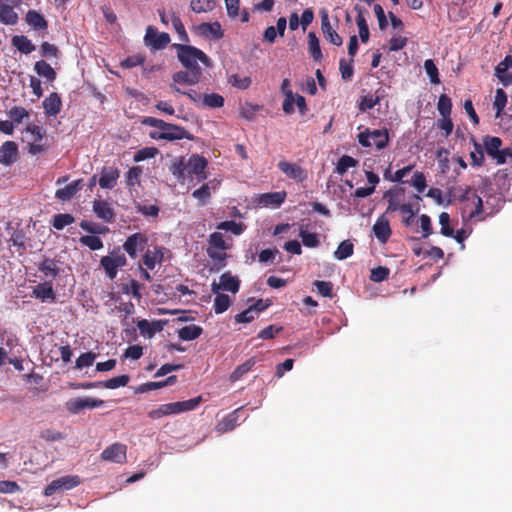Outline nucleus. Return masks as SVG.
I'll return each mask as SVG.
<instances>
[{"label": "nucleus", "mask_w": 512, "mask_h": 512, "mask_svg": "<svg viewBox=\"0 0 512 512\" xmlns=\"http://www.w3.org/2000/svg\"><path fill=\"white\" fill-rule=\"evenodd\" d=\"M143 125L150 126L155 128V130L149 133V137L153 140H166V141H176V140H194V136L186 130L184 127H181L176 124L165 122L164 120L155 118V117H145L141 121Z\"/></svg>", "instance_id": "obj_1"}, {"label": "nucleus", "mask_w": 512, "mask_h": 512, "mask_svg": "<svg viewBox=\"0 0 512 512\" xmlns=\"http://www.w3.org/2000/svg\"><path fill=\"white\" fill-rule=\"evenodd\" d=\"M172 47L176 50L177 58L186 69L202 71L198 61L206 67L211 66L210 58L200 49L186 44L174 43Z\"/></svg>", "instance_id": "obj_2"}, {"label": "nucleus", "mask_w": 512, "mask_h": 512, "mask_svg": "<svg viewBox=\"0 0 512 512\" xmlns=\"http://www.w3.org/2000/svg\"><path fill=\"white\" fill-rule=\"evenodd\" d=\"M202 396H197L185 401L162 404L158 408L148 412L151 419H160L164 416L176 415L196 409L202 402Z\"/></svg>", "instance_id": "obj_3"}, {"label": "nucleus", "mask_w": 512, "mask_h": 512, "mask_svg": "<svg viewBox=\"0 0 512 512\" xmlns=\"http://www.w3.org/2000/svg\"><path fill=\"white\" fill-rule=\"evenodd\" d=\"M23 133L30 135V139L27 142V151L30 155L36 156L47 152L49 146L46 143L47 135L46 130L36 124H28Z\"/></svg>", "instance_id": "obj_4"}, {"label": "nucleus", "mask_w": 512, "mask_h": 512, "mask_svg": "<svg viewBox=\"0 0 512 512\" xmlns=\"http://www.w3.org/2000/svg\"><path fill=\"white\" fill-rule=\"evenodd\" d=\"M207 254L210 259L219 262L218 270L225 266V259L227 258L226 250L229 248L226 244L223 234L220 232H213L208 239Z\"/></svg>", "instance_id": "obj_5"}, {"label": "nucleus", "mask_w": 512, "mask_h": 512, "mask_svg": "<svg viewBox=\"0 0 512 512\" xmlns=\"http://www.w3.org/2000/svg\"><path fill=\"white\" fill-rule=\"evenodd\" d=\"M358 142L363 147L375 146L378 150L384 149L389 143V133L387 129H375L370 131L366 129L358 134Z\"/></svg>", "instance_id": "obj_6"}, {"label": "nucleus", "mask_w": 512, "mask_h": 512, "mask_svg": "<svg viewBox=\"0 0 512 512\" xmlns=\"http://www.w3.org/2000/svg\"><path fill=\"white\" fill-rule=\"evenodd\" d=\"M126 257L120 248H115L110 255L103 256L100 264L110 279H114L117 275L118 268L126 265Z\"/></svg>", "instance_id": "obj_7"}, {"label": "nucleus", "mask_w": 512, "mask_h": 512, "mask_svg": "<svg viewBox=\"0 0 512 512\" xmlns=\"http://www.w3.org/2000/svg\"><path fill=\"white\" fill-rule=\"evenodd\" d=\"M384 198L388 199V207L386 209V213L399 210L402 214H408V217H404L402 222L405 226H410L414 215L419 211V207L413 209V206L409 203L400 204L391 190L384 194Z\"/></svg>", "instance_id": "obj_8"}, {"label": "nucleus", "mask_w": 512, "mask_h": 512, "mask_svg": "<svg viewBox=\"0 0 512 512\" xmlns=\"http://www.w3.org/2000/svg\"><path fill=\"white\" fill-rule=\"evenodd\" d=\"M170 35L166 32H159L154 26H148L144 36V43L151 50H162L170 43Z\"/></svg>", "instance_id": "obj_9"}, {"label": "nucleus", "mask_w": 512, "mask_h": 512, "mask_svg": "<svg viewBox=\"0 0 512 512\" xmlns=\"http://www.w3.org/2000/svg\"><path fill=\"white\" fill-rule=\"evenodd\" d=\"M81 484V478L77 475H66L53 480L45 488L44 494L52 496L57 491L70 490Z\"/></svg>", "instance_id": "obj_10"}, {"label": "nucleus", "mask_w": 512, "mask_h": 512, "mask_svg": "<svg viewBox=\"0 0 512 512\" xmlns=\"http://www.w3.org/2000/svg\"><path fill=\"white\" fill-rule=\"evenodd\" d=\"M103 461L124 464L127 460V446L116 442L106 447L100 454Z\"/></svg>", "instance_id": "obj_11"}, {"label": "nucleus", "mask_w": 512, "mask_h": 512, "mask_svg": "<svg viewBox=\"0 0 512 512\" xmlns=\"http://www.w3.org/2000/svg\"><path fill=\"white\" fill-rule=\"evenodd\" d=\"M104 405L102 399H96L91 397H77L72 398L66 402V409L71 414H78L83 409H93Z\"/></svg>", "instance_id": "obj_12"}, {"label": "nucleus", "mask_w": 512, "mask_h": 512, "mask_svg": "<svg viewBox=\"0 0 512 512\" xmlns=\"http://www.w3.org/2000/svg\"><path fill=\"white\" fill-rule=\"evenodd\" d=\"M208 161L199 154H192L186 162L187 175H196L198 181L207 178L206 168Z\"/></svg>", "instance_id": "obj_13"}, {"label": "nucleus", "mask_w": 512, "mask_h": 512, "mask_svg": "<svg viewBox=\"0 0 512 512\" xmlns=\"http://www.w3.org/2000/svg\"><path fill=\"white\" fill-rule=\"evenodd\" d=\"M147 242L148 237L143 233L137 232L127 237L123 244V249L130 258L135 259L138 256V251H142Z\"/></svg>", "instance_id": "obj_14"}, {"label": "nucleus", "mask_w": 512, "mask_h": 512, "mask_svg": "<svg viewBox=\"0 0 512 512\" xmlns=\"http://www.w3.org/2000/svg\"><path fill=\"white\" fill-rule=\"evenodd\" d=\"M458 200L461 203L470 202L473 204L474 209L469 211V219H473L483 213V201L480 196L473 190L472 187L467 186L459 195Z\"/></svg>", "instance_id": "obj_15"}, {"label": "nucleus", "mask_w": 512, "mask_h": 512, "mask_svg": "<svg viewBox=\"0 0 512 512\" xmlns=\"http://www.w3.org/2000/svg\"><path fill=\"white\" fill-rule=\"evenodd\" d=\"M193 31L195 34L205 39L219 40L224 36L221 24L217 21L212 23H201L194 26Z\"/></svg>", "instance_id": "obj_16"}, {"label": "nucleus", "mask_w": 512, "mask_h": 512, "mask_svg": "<svg viewBox=\"0 0 512 512\" xmlns=\"http://www.w3.org/2000/svg\"><path fill=\"white\" fill-rule=\"evenodd\" d=\"M320 18L321 30L324 38L333 45L341 46L343 43V39L331 26L328 11L322 9L320 11Z\"/></svg>", "instance_id": "obj_17"}, {"label": "nucleus", "mask_w": 512, "mask_h": 512, "mask_svg": "<svg viewBox=\"0 0 512 512\" xmlns=\"http://www.w3.org/2000/svg\"><path fill=\"white\" fill-rule=\"evenodd\" d=\"M92 209L95 215L104 222L113 223L115 221L114 208L108 201L96 199L93 201Z\"/></svg>", "instance_id": "obj_18"}, {"label": "nucleus", "mask_w": 512, "mask_h": 512, "mask_svg": "<svg viewBox=\"0 0 512 512\" xmlns=\"http://www.w3.org/2000/svg\"><path fill=\"white\" fill-rule=\"evenodd\" d=\"M278 168L288 178L293 179L297 182H302L307 178V172L298 164L290 163L282 160L278 163Z\"/></svg>", "instance_id": "obj_19"}, {"label": "nucleus", "mask_w": 512, "mask_h": 512, "mask_svg": "<svg viewBox=\"0 0 512 512\" xmlns=\"http://www.w3.org/2000/svg\"><path fill=\"white\" fill-rule=\"evenodd\" d=\"M240 288V281L237 277L232 276L230 272H225L220 276V283H212V292L218 293L219 289L237 293Z\"/></svg>", "instance_id": "obj_20"}, {"label": "nucleus", "mask_w": 512, "mask_h": 512, "mask_svg": "<svg viewBox=\"0 0 512 512\" xmlns=\"http://www.w3.org/2000/svg\"><path fill=\"white\" fill-rule=\"evenodd\" d=\"M19 156L18 145L14 141H6L0 146V164L10 166Z\"/></svg>", "instance_id": "obj_21"}, {"label": "nucleus", "mask_w": 512, "mask_h": 512, "mask_svg": "<svg viewBox=\"0 0 512 512\" xmlns=\"http://www.w3.org/2000/svg\"><path fill=\"white\" fill-rule=\"evenodd\" d=\"M119 170L114 166H104L99 178V186L103 189H112L116 186L119 178Z\"/></svg>", "instance_id": "obj_22"}, {"label": "nucleus", "mask_w": 512, "mask_h": 512, "mask_svg": "<svg viewBox=\"0 0 512 512\" xmlns=\"http://www.w3.org/2000/svg\"><path fill=\"white\" fill-rule=\"evenodd\" d=\"M372 231L375 237L382 243L385 244L390 238L392 231L390 228L389 220L385 215H381L377 218L373 225Z\"/></svg>", "instance_id": "obj_23"}, {"label": "nucleus", "mask_w": 512, "mask_h": 512, "mask_svg": "<svg viewBox=\"0 0 512 512\" xmlns=\"http://www.w3.org/2000/svg\"><path fill=\"white\" fill-rule=\"evenodd\" d=\"M32 295L36 299H40L42 302H54L56 294L53 289L51 281H45L40 283L33 288Z\"/></svg>", "instance_id": "obj_24"}, {"label": "nucleus", "mask_w": 512, "mask_h": 512, "mask_svg": "<svg viewBox=\"0 0 512 512\" xmlns=\"http://www.w3.org/2000/svg\"><path fill=\"white\" fill-rule=\"evenodd\" d=\"M202 71L187 69V71L175 72L172 76L174 83L195 85L200 81Z\"/></svg>", "instance_id": "obj_25"}, {"label": "nucleus", "mask_w": 512, "mask_h": 512, "mask_svg": "<svg viewBox=\"0 0 512 512\" xmlns=\"http://www.w3.org/2000/svg\"><path fill=\"white\" fill-rule=\"evenodd\" d=\"M38 270L48 279L53 281L59 275L60 269L58 267V261L51 258H44L38 264Z\"/></svg>", "instance_id": "obj_26"}, {"label": "nucleus", "mask_w": 512, "mask_h": 512, "mask_svg": "<svg viewBox=\"0 0 512 512\" xmlns=\"http://www.w3.org/2000/svg\"><path fill=\"white\" fill-rule=\"evenodd\" d=\"M82 188L83 180L78 179L65 186L64 188L58 189L55 193V196L58 200L68 201L74 197Z\"/></svg>", "instance_id": "obj_27"}, {"label": "nucleus", "mask_w": 512, "mask_h": 512, "mask_svg": "<svg viewBox=\"0 0 512 512\" xmlns=\"http://www.w3.org/2000/svg\"><path fill=\"white\" fill-rule=\"evenodd\" d=\"M164 259L163 250L159 246H155L153 250L148 249L143 255L142 261L147 269L153 270L157 263H161Z\"/></svg>", "instance_id": "obj_28"}, {"label": "nucleus", "mask_w": 512, "mask_h": 512, "mask_svg": "<svg viewBox=\"0 0 512 512\" xmlns=\"http://www.w3.org/2000/svg\"><path fill=\"white\" fill-rule=\"evenodd\" d=\"M62 101L60 96L53 92L43 101V108L47 116H56L60 113Z\"/></svg>", "instance_id": "obj_29"}, {"label": "nucleus", "mask_w": 512, "mask_h": 512, "mask_svg": "<svg viewBox=\"0 0 512 512\" xmlns=\"http://www.w3.org/2000/svg\"><path fill=\"white\" fill-rule=\"evenodd\" d=\"M242 409V407L237 408L232 413L228 414L217 424V431L220 433H225L228 431H232L238 426V413Z\"/></svg>", "instance_id": "obj_30"}, {"label": "nucleus", "mask_w": 512, "mask_h": 512, "mask_svg": "<svg viewBox=\"0 0 512 512\" xmlns=\"http://www.w3.org/2000/svg\"><path fill=\"white\" fill-rule=\"evenodd\" d=\"M15 6L0 3V23L15 25L18 22V14L14 11Z\"/></svg>", "instance_id": "obj_31"}, {"label": "nucleus", "mask_w": 512, "mask_h": 512, "mask_svg": "<svg viewBox=\"0 0 512 512\" xmlns=\"http://www.w3.org/2000/svg\"><path fill=\"white\" fill-rule=\"evenodd\" d=\"M286 198L285 192H270L260 196L259 202L264 206L279 207Z\"/></svg>", "instance_id": "obj_32"}, {"label": "nucleus", "mask_w": 512, "mask_h": 512, "mask_svg": "<svg viewBox=\"0 0 512 512\" xmlns=\"http://www.w3.org/2000/svg\"><path fill=\"white\" fill-rule=\"evenodd\" d=\"M255 364V358L251 357L241 365H238L229 376L230 382L234 383L240 380L245 374H247L253 368Z\"/></svg>", "instance_id": "obj_33"}, {"label": "nucleus", "mask_w": 512, "mask_h": 512, "mask_svg": "<svg viewBox=\"0 0 512 512\" xmlns=\"http://www.w3.org/2000/svg\"><path fill=\"white\" fill-rule=\"evenodd\" d=\"M25 20L27 24L35 30L47 29V21L35 10H29L26 14Z\"/></svg>", "instance_id": "obj_34"}, {"label": "nucleus", "mask_w": 512, "mask_h": 512, "mask_svg": "<svg viewBox=\"0 0 512 512\" xmlns=\"http://www.w3.org/2000/svg\"><path fill=\"white\" fill-rule=\"evenodd\" d=\"M202 333V327L192 324L179 329L178 337L183 341H192L200 337Z\"/></svg>", "instance_id": "obj_35"}, {"label": "nucleus", "mask_w": 512, "mask_h": 512, "mask_svg": "<svg viewBox=\"0 0 512 512\" xmlns=\"http://www.w3.org/2000/svg\"><path fill=\"white\" fill-rule=\"evenodd\" d=\"M12 45L24 54H30L35 50L34 44L24 35L13 36Z\"/></svg>", "instance_id": "obj_36"}, {"label": "nucleus", "mask_w": 512, "mask_h": 512, "mask_svg": "<svg viewBox=\"0 0 512 512\" xmlns=\"http://www.w3.org/2000/svg\"><path fill=\"white\" fill-rule=\"evenodd\" d=\"M34 69L39 76L46 78L49 82H53L56 79L55 70L44 60L37 61Z\"/></svg>", "instance_id": "obj_37"}, {"label": "nucleus", "mask_w": 512, "mask_h": 512, "mask_svg": "<svg viewBox=\"0 0 512 512\" xmlns=\"http://www.w3.org/2000/svg\"><path fill=\"white\" fill-rule=\"evenodd\" d=\"M170 172L178 179L183 182L186 179L187 167L184 157H179L170 166Z\"/></svg>", "instance_id": "obj_38"}, {"label": "nucleus", "mask_w": 512, "mask_h": 512, "mask_svg": "<svg viewBox=\"0 0 512 512\" xmlns=\"http://www.w3.org/2000/svg\"><path fill=\"white\" fill-rule=\"evenodd\" d=\"M355 9L358 11V15L356 17V24H357L358 30H359V37L363 43H366L369 40L368 24L366 22V19H365L363 13H362V9L358 6H356Z\"/></svg>", "instance_id": "obj_39"}, {"label": "nucleus", "mask_w": 512, "mask_h": 512, "mask_svg": "<svg viewBox=\"0 0 512 512\" xmlns=\"http://www.w3.org/2000/svg\"><path fill=\"white\" fill-rule=\"evenodd\" d=\"M129 380L128 375H119L106 381H99V388L117 389L126 386Z\"/></svg>", "instance_id": "obj_40"}, {"label": "nucleus", "mask_w": 512, "mask_h": 512, "mask_svg": "<svg viewBox=\"0 0 512 512\" xmlns=\"http://www.w3.org/2000/svg\"><path fill=\"white\" fill-rule=\"evenodd\" d=\"M353 252V243L350 240H344L338 245L336 251L334 252V257L338 260H345L352 256Z\"/></svg>", "instance_id": "obj_41"}, {"label": "nucleus", "mask_w": 512, "mask_h": 512, "mask_svg": "<svg viewBox=\"0 0 512 512\" xmlns=\"http://www.w3.org/2000/svg\"><path fill=\"white\" fill-rule=\"evenodd\" d=\"M308 49L315 61L322 59L323 55L320 49L319 39L314 32H309L308 34Z\"/></svg>", "instance_id": "obj_42"}, {"label": "nucleus", "mask_w": 512, "mask_h": 512, "mask_svg": "<svg viewBox=\"0 0 512 512\" xmlns=\"http://www.w3.org/2000/svg\"><path fill=\"white\" fill-rule=\"evenodd\" d=\"M215 7V0H191L190 9L195 13L210 12Z\"/></svg>", "instance_id": "obj_43"}, {"label": "nucleus", "mask_w": 512, "mask_h": 512, "mask_svg": "<svg viewBox=\"0 0 512 512\" xmlns=\"http://www.w3.org/2000/svg\"><path fill=\"white\" fill-rule=\"evenodd\" d=\"M171 22L172 26L175 29L176 33L178 34L179 40L188 43L190 41L189 36L186 32V29L180 19V17L175 13L172 12L171 14Z\"/></svg>", "instance_id": "obj_44"}, {"label": "nucleus", "mask_w": 512, "mask_h": 512, "mask_svg": "<svg viewBox=\"0 0 512 512\" xmlns=\"http://www.w3.org/2000/svg\"><path fill=\"white\" fill-rule=\"evenodd\" d=\"M483 144L486 153L492 157L501 148L502 140L495 136H486L483 139Z\"/></svg>", "instance_id": "obj_45"}, {"label": "nucleus", "mask_w": 512, "mask_h": 512, "mask_svg": "<svg viewBox=\"0 0 512 512\" xmlns=\"http://www.w3.org/2000/svg\"><path fill=\"white\" fill-rule=\"evenodd\" d=\"M245 228H246V226L243 223H241V222L237 223L234 220L223 221L217 225V229L231 231L235 235L242 234L244 232Z\"/></svg>", "instance_id": "obj_46"}, {"label": "nucleus", "mask_w": 512, "mask_h": 512, "mask_svg": "<svg viewBox=\"0 0 512 512\" xmlns=\"http://www.w3.org/2000/svg\"><path fill=\"white\" fill-rule=\"evenodd\" d=\"M75 218L68 213H59L53 216L52 225L57 230H62L64 227L74 223Z\"/></svg>", "instance_id": "obj_47"}, {"label": "nucleus", "mask_w": 512, "mask_h": 512, "mask_svg": "<svg viewBox=\"0 0 512 512\" xmlns=\"http://www.w3.org/2000/svg\"><path fill=\"white\" fill-rule=\"evenodd\" d=\"M202 102L208 108H221L224 105V98L218 93L205 94Z\"/></svg>", "instance_id": "obj_48"}, {"label": "nucleus", "mask_w": 512, "mask_h": 512, "mask_svg": "<svg viewBox=\"0 0 512 512\" xmlns=\"http://www.w3.org/2000/svg\"><path fill=\"white\" fill-rule=\"evenodd\" d=\"M230 304H231V301L227 294L217 293V295L214 299V305H213L215 313L216 314L224 313L226 310H228Z\"/></svg>", "instance_id": "obj_49"}, {"label": "nucleus", "mask_w": 512, "mask_h": 512, "mask_svg": "<svg viewBox=\"0 0 512 512\" xmlns=\"http://www.w3.org/2000/svg\"><path fill=\"white\" fill-rule=\"evenodd\" d=\"M358 161L349 155H343L337 163L336 172L343 175L349 168L356 167Z\"/></svg>", "instance_id": "obj_50"}, {"label": "nucleus", "mask_w": 512, "mask_h": 512, "mask_svg": "<svg viewBox=\"0 0 512 512\" xmlns=\"http://www.w3.org/2000/svg\"><path fill=\"white\" fill-rule=\"evenodd\" d=\"M7 115L13 122V124H20L24 118L29 117L28 111L21 106H14L8 112Z\"/></svg>", "instance_id": "obj_51"}, {"label": "nucleus", "mask_w": 512, "mask_h": 512, "mask_svg": "<svg viewBox=\"0 0 512 512\" xmlns=\"http://www.w3.org/2000/svg\"><path fill=\"white\" fill-rule=\"evenodd\" d=\"M263 107L257 104H251L249 102L244 103L240 107V115L246 120H253L258 111H260Z\"/></svg>", "instance_id": "obj_52"}, {"label": "nucleus", "mask_w": 512, "mask_h": 512, "mask_svg": "<svg viewBox=\"0 0 512 512\" xmlns=\"http://www.w3.org/2000/svg\"><path fill=\"white\" fill-rule=\"evenodd\" d=\"M229 83L241 90L248 89L252 83V80L248 76H241L239 74H232L229 77Z\"/></svg>", "instance_id": "obj_53"}, {"label": "nucleus", "mask_w": 512, "mask_h": 512, "mask_svg": "<svg viewBox=\"0 0 512 512\" xmlns=\"http://www.w3.org/2000/svg\"><path fill=\"white\" fill-rule=\"evenodd\" d=\"M137 326L142 334H148L149 337H152L156 331L161 330V326L158 322L149 323L148 320L143 319L138 321Z\"/></svg>", "instance_id": "obj_54"}, {"label": "nucleus", "mask_w": 512, "mask_h": 512, "mask_svg": "<svg viewBox=\"0 0 512 512\" xmlns=\"http://www.w3.org/2000/svg\"><path fill=\"white\" fill-rule=\"evenodd\" d=\"M10 242L13 246L17 247V251L20 254L26 250L25 233L23 230H15L10 237Z\"/></svg>", "instance_id": "obj_55"}, {"label": "nucleus", "mask_w": 512, "mask_h": 512, "mask_svg": "<svg viewBox=\"0 0 512 512\" xmlns=\"http://www.w3.org/2000/svg\"><path fill=\"white\" fill-rule=\"evenodd\" d=\"M437 109L441 116L451 115L452 101L446 94L440 95L437 103Z\"/></svg>", "instance_id": "obj_56"}, {"label": "nucleus", "mask_w": 512, "mask_h": 512, "mask_svg": "<svg viewBox=\"0 0 512 512\" xmlns=\"http://www.w3.org/2000/svg\"><path fill=\"white\" fill-rule=\"evenodd\" d=\"M80 243L95 251L103 248L102 240L96 235H85L80 238Z\"/></svg>", "instance_id": "obj_57"}, {"label": "nucleus", "mask_w": 512, "mask_h": 512, "mask_svg": "<svg viewBox=\"0 0 512 512\" xmlns=\"http://www.w3.org/2000/svg\"><path fill=\"white\" fill-rule=\"evenodd\" d=\"M424 69H425L428 77L430 78L431 83H433V84L440 83L439 71L432 59L425 60Z\"/></svg>", "instance_id": "obj_58"}, {"label": "nucleus", "mask_w": 512, "mask_h": 512, "mask_svg": "<svg viewBox=\"0 0 512 512\" xmlns=\"http://www.w3.org/2000/svg\"><path fill=\"white\" fill-rule=\"evenodd\" d=\"M299 236L302 239L303 245L306 247L315 248L320 244L319 238L315 233H310L307 232L306 230L301 229Z\"/></svg>", "instance_id": "obj_59"}, {"label": "nucleus", "mask_w": 512, "mask_h": 512, "mask_svg": "<svg viewBox=\"0 0 512 512\" xmlns=\"http://www.w3.org/2000/svg\"><path fill=\"white\" fill-rule=\"evenodd\" d=\"M507 103V95L505 91L501 88L496 90L495 99L493 103V107L496 110V115L499 116L500 113L504 110Z\"/></svg>", "instance_id": "obj_60"}, {"label": "nucleus", "mask_w": 512, "mask_h": 512, "mask_svg": "<svg viewBox=\"0 0 512 512\" xmlns=\"http://www.w3.org/2000/svg\"><path fill=\"white\" fill-rule=\"evenodd\" d=\"M142 174V168L140 166H133L126 173V185L133 187L139 183L140 176Z\"/></svg>", "instance_id": "obj_61"}, {"label": "nucleus", "mask_w": 512, "mask_h": 512, "mask_svg": "<svg viewBox=\"0 0 512 512\" xmlns=\"http://www.w3.org/2000/svg\"><path fill=\"white\" fill-rule=\"evenodd\" d=\"M313 285L316 287L317 292L323 297H333V284L329 281H320L316 280L313 282Z\"/></svg>", "instance_id": "obj_62"}, {"label": "nucleus", "mask_w": 512, "mask_h": 512, "mask_svg": "<svg viewBox=\"0 0 512 512\" xmlns=\"http://www.w3.org/2000/svg\"><path fill=\"white\" fill-rule=\"evenodd\" d=\"M379 102L380 98L378 96L366 95L361 98L358 108L361 112H366L374 108Z\"/></svg>", "instance_id": "obj_63"}, {"label": "nucleus", "mask_w": 512, "mask_h": 512, "mask_svg": "<svg viewBox=\"0 0 512 512\" xmlns=\"http://www.w3.org/2000/svg\"><path fill=\"white\" fill-rule=\"evenodd\" d=\"M390 269L384 266H378L371 270L370 279L373 282H382L388 278Z\"/></svg>", "instance_id": "obj_64"}]
</instances>
